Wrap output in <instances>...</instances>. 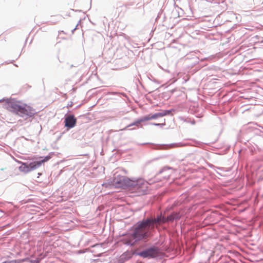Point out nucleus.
I'll use <instances>...</instances> for the list:
<instances>
[{
    "label": "nucleus",
    "instance_id": "6e6552de",
    "mask_svg": "<svg viewBox=\"0 0 263 263\" xmlns=\"http://www.w3.org/2000/svg\"><path fill=\"white\" fill-rule=\"evenodd\" d=\"M64 123L65 127L71 128L75 126L77 123V119L73 115H69L65 118Z\"/></svg>",
    "mask_w": 263,
    "mask_h": 263
},
{
    "label": "nucleus",
    "instance_id": "423d86ee",
    "mask_svg": "<svg viewBox=\"0 0 263 263\" xmlns=\"http://www.w3.org/2000/svg\"><path fill=\"white\" fill-rule=\"evenodd\" d=\"M129 183V180L125 177L116 175L111 182V185L116 188H124L127 186Z\"/></svg>",
    "mask_w": 263,
    "mask_h": 263
},
{
    "label": "nucleus",
    "instance_id": "39448f33",
    "mask_svg": "<svg viewBox=\"0 0 263 263\" xmlns=\"http://www.w3.org/2000/svg\"><path fill=\"white\" fill-rule=\"evenodd\" d=\"M172 112L171 110H161L160 112L156 113L154 115H149L147 116L143 117V119L136 121L134 123H133V125H137L138 126V124H140L141 122L144 121H148L152 119H155L158 118L162 117L165 116L166 115H170Z\"/></svg>",
    "mask_w": 263,
    "mask_h": 263
},
{
    "label": "nucleus",
    "instance_id": "7ed1b4c3",
    "mask_svg": "<svg viewBox=\"0 0 263 263\" xmlns=\"http://www.w3.org/2000/svg\"><path fill=\"white\" fill-rule=\"evenodd\" d=\"M148 186V182L143 179L133 180V193L138 192L141 194H144L147 191Z\"/></svg>",
    "mask_w": 263,
    "mask_h": 263
},
{
    "label": "nucleus",
    "instance_id": "1a4fd4ad",
    "mask_svg": "<svg viewBox=\"0 0 263 263\" xmlns=\"http://www.w3.org/2000/svg\"><path fill=\"white\" fill-rule=\"evenodd\" d=\"M132 257V253L130 251H127L122 254L119 258L120 263H123L126 260L129 259Z\"/></svg>",
    "mask_w": 263,
    "mask_h": 263
},
{
    "label": "nucleus",
    "instance_id": "4468645a",
    "mask_svg": "<svg viewBox=\"0 0 263 263\" xmlns=\"http://www.w3.org/2000/svg\"><path fill=\"white\" fill-rule=\"evenodd\" d=\"M3 263H16L14 261H5Z\"/></svg>",
    "mask_w": 263,
    "mask_h": 263
},
{
    "label": "nucleus",
    "instance_id": "9b49d317",
    "mask_svg": "<svg viewBox=\"0 0 263 263\" xmlns=\"http://www.w3.org/2000/svg\"><path fill=\"white\" fill-rule=\"evenodd\" d=\"M152 220H153L152 223H153L155 222H157L160 224L161 223H165L166 222V218H164V217H162L161 216L157 217V218L156 219H155V220L152 219Z\"/></svg>",
    "mask_w": 263,
    "mask_h": 263
},
{
    "label": "nucleus",
    "instance_id": "20e7f679",
    "mask_svg": "<svg viewBox=\"0 0 263 263\" xmlns=\"http://www.w3.org/2000/svg\"><path fill=\"white\" fill-rule=\"evenodd\" d=\"M50 159V156H46L43 159L36 162L30 163L29 165H27L25 163L22 162V165L19 167L21 171L29 172L31 170L35 169L40 166L43 163L48 161Z\"/></svg>",
    "mask_w": 263,
    "mask_h": 263
},
{
    "label": "nucleus",
    "instance_id": "0eeeda50",
    "mask_svg": "<svg viewBox=\"0 0 263 263\" xmlns=\"http://www.w3.org/2000/svg\"><path fill=\"white\" fill-rule=\"evenodd\" d=\"M159 254V250L156 248H153L143 251L139 253L138 255L144 257V258H151L155 257L158 256Z\"/></svg>",
    "mask_w": 263,
    "mask_h": 263
},
{
    "label": "nucleus",
    "instance_id": "ddd939ff",
    "mask_svg": "<svg viewBox=\"0 0 263 263\" xmlns=\"http://www.w3.org/2000/svg\"><path fill=\"white\" fill-rule=\"evenodd\" d=\"M154 125H156V126H159V125H165V121L163 123H162V124H157V123H155L154 124Z\"/></svg>",
    "mask_w": 263,
    "mask_h": 263
},
{
    "label": "nucleus",
    "instance_id": "f8f14e48",
    "mask_svg": "<svg viewBox=\"0 0 263 263\" xmlns=\"http://www.w3.org/2000/svg\"><path fill=\"white\" fill-rule=\"evenodd\" d=\"M130 241H131V239L130 238L127 240L124 238L122 240V241L123 242V243L126 244V245L129 244L130 242Z\"/></svg>",
    "mask_w": 263,
    "mask_h": 263
},
{
    "label": "nucleus",
    "instance_id": "9d476101",
    "mask_svg": "<svg viewBox=\"0 0 263 263\" xmlns=\"http://www.w3.org/2000/svg\"><path fill=\"white\" fill-rule=\"evenodd\" d=\"M179 218V215L178 214L176 213H174L171 214L170 216H167L166 218V221H173L175 219H177Z\"/></svg>",
    "mask_w": 263,
    "mask_h": 263
},
{
    "label": "nucleus",
    "instance_id": "f257e3e1",
    "mask_svg": "<svg viewBox=\"0 0 263 263\" xmlns=\"http://www.w3.org/2000/svg\"><path fill=\"white\" fill-rule=\"evenodd\" d=\"M3 101L4 102V107L5 109L22 117H31L34 115V111L31 107L19 101L6 99Z\"/></svg>",
    "mask_w": 263,
    "mask_h": 263
},
{
    "label": "nucleus",
    "instance_id": "f03ea898",
    "mask_svg": "<svg viewBox=\"0 0 263 263\" xmlns=\"http://www.w3.org/2000/svg\"><path fill=\"white\" fill-rule=\"evenodd\" d=\"M152 221V220L147 219L141 222L135 228L134 233L133 234V239H136L139 240L146 238L147 237V232Z\"/></svg>",
    "mask_w": 263,
    "mask_h": 263
}]
</instances>
